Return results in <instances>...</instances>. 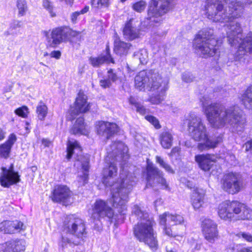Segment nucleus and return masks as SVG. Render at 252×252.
I'll return each mask as SVG.
<instances>
[{"label": "nucleus", "mask_w": 252, "mask_h": 252, "mask_svg": "<svg viewBox=\"0 0 252 252\" xmlns=\"http://www.w3.org/2000/svg\"><path fill=\"white\" fill-rule=\"evenodd\" d=\"M179 151V148H178L177 147H175L172 149L169 155L170 156H173L176 153H178Z\"/></svg>", "instance_id": "nucleus-60"}, {"label": "nucleus", "mask_w": 252, "mask_h": 252, "mask_svg": "<svg viewBox=\"0 0 252 252\" xmlns=\"http://www.w3.org/2000/svg\"><path fill=\"white\" fill-rule=\"evenodd\" d=\"M3 172L0 177L1 185L5 188H9L20 181V176L14 171L13 165L11 164L8 169L2 168Z\"/></svg>", "instance_id": "nucleus-21"}, {"label": "nucleus", "mask_w": 252, "mask_h": 252, "mask_svg": "<svg viewBox=\"0 0 252 252\" xmlns=\"http://www.w3.org/2000/svg\"><path fill=\"white\" fill-rule=\"evenodd\" d=\"M182 79L184 82L187 83H190L193 81L194 77L189 73H185L183 74Z\"/></svg>", "instance_id": "nucleus-50"}, {"label": "nucleus", "mask_w": 252, "mask_h": 252, "mask_svg": "<svg viewBox=\"0 0 252 252\" xmlns=\"http://www.w3.org/2000/svg\"><path fill=\"white\" fill-rule=\"evenodd\" d=\"M111 81V83L115 82L118 79L117 75L113 72V69H110L107 71V75L105 76Z\"/></svg>", "instance_id": "nucleus-46"}, {"label": "nucleus", "mask_w": 252, "mask_h": 252, "mask_svg": "<svg viewBox=\"0 0 252 252\" xmlns=\"http://www.w3.org/2000/svg\"><path fill=\"white\" fill-rule=\"evenodd\" d=\"M91 218L94 220L100 221L101 219L107 218L116 221L117 216L114 215V212L107 203L102 200H97L93 206Z\"/></svg>", "instance_id": "nucleus-13"}, {"label": "nucleus", "mask_w": 252, "mask_h": 252, "mask_svg": "<svg viewBox=\"0 0 252 252\" xmlns=\"http://www.w3.org/2000/svg\"><path fill=\"white\" fill-rule=\"evenodd\" d=\"M11 148L4 143L0 144V157L7 158L11 153Z\"/></svg>", "instance_id": "nucleus-37"}, {"label": "nucleus", "mask_w": 252, "mask_h": 252, "mask_svg": "<svg viewBox=\"0 0 252 252\" xmlns=\"http://www.w3.org/2000/svg\"><path fill=\"white\" fill-rule=\"evenodd\" d=\"M243 238L249 242H252V235L248 233H242L240 234Z\"/></svg>", "instance_id": "nucleus-53"}, {"label": "nucleus", "mask_w": 252, "mask_h": 252, "mask_svg": "<svg viewBox=\"0 0 252 252\" xmlns=\"http://www.w3.org/2000/svg\"><path fill=\"white\" fill-rule=\"evenodd\" d=\"M188 127L190 137L195 141L198 142L197 148L200 152L214 149L222 141L221 134L210 137L202 119L194 115L190 116Z\"/></svg>", "instance_id": "nucleus-5"}, {"label": "nucleus", "mask_w": 252, "mask_h": 252, "mask_svg": "<svg viewBox=\"0 0 252 252\" xmlns=\"http://www.w3.org/2000/svg\"><path fill=\"white\" fill-rule=\"evenodd\" d=\"M252 217V210L247 207L245 205V208L241 211L239 215L238 220H249Z\"/></svg>", "instance_id": "nucleus-40"}, {"label": "nucleus", "mask_w": 252, "mask_h": 252, "mask_svg": "<svg viewBox=\"0 0 252 252\" xmlns=\"http://www.w3.org/2000/svg\"><path fill=\"white\" fill-rule=\"evenodd\" d=\"M73 193L65 185H58L55 187L52 192V200L63 205L67 206L73 201Z\"/></svg>", "instance_id": "nucleus-14"}, {"label": "nucleus", "mask_w": 252, "mask_h": 252, "mask_svg": "<svg viewBox=\"0 0 252 252\" xmlns=\"http://www.w3.org/2000/svg\"><path fill=\"white\" fill-rule=\"evenodd\" d=\"M242 100L248 109H252V85L247 88L242 95Z\"/></svg>", "instance_id": "nucleus-33"}, {"label": "nucleus", "mask_w": 252, "mask_h": 252, "mask_svg": "<svg viewBox=\"0 0 252 252\" xmlns=\"http://www.w3.org/2000/svg\"><path fill=\"white\" fill-rule=\"evenodd\" d=\"M43 6L50 13L52 17L55 16L56 14L52 11L53 5L49 0H43Z\"/></svg>", "instance_id": "nucleus-45"}, {"label": "nucleus", "mask_w": 252, "mask_h": 252, "mask_svg": "<svg viewBox=\"0 0 252 252\" xmlns=\"http://www.w3.org/2000/svg\"><path fill=\"white\" fill-rule=\"evenodd\" d=\"M205 192L202 189L195 188L193 190L191 195V204L194 209H199L204 204Z\"/></svg>", "instance_id": "nucleus-28"}, {"label": "nucleus", "mask_w": 252, "mask_h": 252, "mask_svg": "<svg viewBox=\"0 0 252 252\" xmlns=\"http://www.w3.org/2000/svg\"><path fill=\"white\" fill-rule=\"evenodd\" d=\"M124 37L129 40H133L139 37L140 30L133 24V19L127 22L123 29Z\"/></svg>", "instance_id": "nucleus-26"}, {"label": "nucleus", "mask_w": 252, "mask_h": 252, "mask_svg": "<svg viewBox=\"0 0 252 252\" xmlns=\"http://www.w3.org/2000/svg\"><path fill=\"white\" fill-rule=\"evenodd\" d=\"M204 113L210 124L216 128L222 127L229 125L236 130L242 131L246 123L242 117V110L237 106L226 107L218 102L210 104L202 103Z\"/></svg>", "instance_id": "nucleus-2"}, {"label": "nucleus", "mask_w": 252, "mask_h": 252, "mask_svg": "<svg viewBox=\"0 0 252 252\" xmlns=\"http://www.w3.org/2000/svg\"><path fill=\"white\" fill-rule=\"evenodd\" d=\"M16 140L17 137L16 135L14 133H11L9 135L7 140L4 142V143L7 144V145L9 146L12 149L13 145L16 142Z\"/></svg>", "instance_id": "nucleus-47"}, {"label": "nucleus", "mask_w": 252, "mask_h": 252, "mask_svg": "<svg viewBox=\"0 0 252 252\" xmlns=\"http://www.w3.org/2000/svg\"><path fill=\"white\" fill-rule=\"evenodd\" d=\"M16 6L18 9V15L22 17L26 15L28 10V6L26 0H17Z\"/></svg>", "instance_id": "nucleus-34"}, {"label": "nucleus", "mask_w": 252, "mask_h": 252, "mask_svg": "<svg viewBox=\"0 0 252 252\" xmlns=\"http://www.w3.org/2000/svg\"><path fill=\"white\" fill-rule=\"evenodd\" d=\"M174 4V0H152L147 18L151 26L159 25L162 21V16L172 9Z\"/></svg>", "instance_id": "nucleus-10"}, {"label": "nucleus", "mask_w": 252, "mask_h": 252, "mask_svg": "<svg viewBox=\"0 0 252 252\" xmlns=\"http://www.w3.org/2000/svg\"><path fill=\"white\" fill-rule=\"evenodd\" d=\"M156 162L158 163L160 166L163 168L167 172L169 173L173 174L174 171L171 167L166 163L164 160L159 156L156 157Z\"/></svg>", "instance_id": "nucleus-39"}, {"label": "nucleus", "mask_w": 252, "mask_h": 252, "mask_svg": "<svg viewBox=\"0 0 252 252\" xmlns=\"http://www.w3.org/2000/svg\"><path fill=\"white\" fill-rule=\"evenodd\" d=\"M244 147H245L246 150L247 151L252 150V139L250 141L247 142L244 145Z\"/></svg>", "instance_id": "nucleus-56"}, {"label": "nucleus", "mask_w": 252, "mask_h": 252, "mask_svg": "<svg viewBox=\"0 0 252 252\" xmlns=\"http://www.w3.org/2000/svg\"><path fill=\"white\" fill-rule=\"evenodd\" d=\"M147 6L145 1L141 0L134 3L132 5V8L137 12L141 13L144 11Z\"/></svg>", "instance_id": "nucleus-38"}, {"label": "nucleus", "mask_w": 252, "mask_h": 252, "mask_svg": "<svg viewBox=\"0 0 252 252\" xmlns=\"http://www.w3.org/2000/svg\"><path fill=\"white\" fill-rule=\"evenodd\" d=\"M160 142L164 149L170 148L173 140V134L169 130H165L161 133L159 136Z\"/></svg>", "instance_id": "nucleus-30"}, {"label": "nucleus", "mask_w": 252, "mask_h": 252, "mask_svg": "<svg viewBox=\"0 0 252 252\" xmlns=\"http://www.w3.org/2000/svg\"><path fill=\"white\" fill-rule=\"evenodd\" d=\"M162 225V229H163V233L170 237H173L175 234L173 233L170 227H168V226L169 225L167 222H166V223L165 224H160Z\"/></svg>", "instance_id": "nucleus-49"}, {"label": "nucleus", "mask_w": 252, "mask_h": 252, "mask_svg": "<svg viewBox=\"0 0 252 252\" xmlns=\"http://www.w3.org/2000/svg\"><path fill=\"white\" fill-rule=\"evenodd\" d=\"M217 40L212 29H203L196 34L194 41L195 49L204 57L213 56L217 50Z\"/></svg>", "instance_id": "nucleus-9"}, {"label": "nucleus", "mask_w": 252, "mask_h": 252, "mask_svg": "<svg viewBox=\"0 0 252 252\" xmlns=\"http://www.w3.org/2000/svg\"><path fill=\"white\" fill-rule=\"evenodd\" d=\"M64 228L66 232L71 236L70 237H62L63 247L67 245L73 247L83 242L87 235L86 227L84 220L73 215L70 216L64 221Z\"/></svg>", "instance_id": "nucleus-7"}, {"label": "nucleus", "mask_w": 252, "mask_h": 252, "mask_svg": "<svg viewBox=\"0 0 252 252\" xmlns=\"http://www.w3.org/2000/svg\"><path fill=\"white\" fill-rule=\"evenodd\" d=\"M89 61L91 65L94 67H99L104 63H114V61L110 55L108 46H107L105 53H102L96 57H90Z\"/></svg>", "instance_id": "nucleus-24"}, {"label": "nucleus", "mask_w": 252, "mask_h": 252, "mask_svg": "<svg viewBox=\"0 0 252 252\" xmlns=\"http://www.w3.org/2000/svg\"><path fill=\"white\" fill-rule=\"evenodd\" d=\"M241 252H252V247L250 248H244Z\"/></svg>", "instance_id": "nucleus-64"}, {"label": "nucleus", "mask_w": 252, "mask_h": 252, "mask_svg": "<svg viewBox=\"0 0 252 252\" xmlns=\"http://www.w3.org/2000/svg\"><path fill=\"white\" fill-rule=\"evenodd\" d=\"M48 108L45 104L40 102L36 107V113L40 120H44L47 114Z\"/></svg>", "instance_id": "nucleus-36"}, {"label": "nucleus", "mask_w": 252, "mask_h": 252, "mask_svg": "<svg viewBox=\"0 0 252 252\" xmlns=\"http://www.w3.org/2000/svg\"><path fill=\"white\" fill-rule=\"evenodd\" d=\"M24 223L19 220H6L0 223V231L4 233L13 234L23 229Z\"/></svg>", "instance_id": "nucleus-23"}, {"label": "nucleus", "mask_w": 252, "mask_h": 252, "mask_svg": "<svg viewBox=\"0 0 252 252\" xmlns=\"http://www.w3.org/2000/svg\"><path fill=\"white\" fill-rule=\"evenodd\" d=\"M114 177H103V183L107 187L115 186L116 190L112 194L113 206L118 209V212L124 215L126 210V203L128 200V195L132 190L135 183L134 178L129 174L121 173L120 175V181L114 184Z\"/></svg>", "instance_id": "nucleus-4"}, {"label": "nucleus", "mask_w": 252, "mask_h": 252, "mask_svg": "<svg viewBox=\"0 0 252 252\" xmlns=\"http://www.w3.org/2000/svg\"><path fill=\"white\" fill-rule=\"evenodd\" d=\"M160 224H165L167 222L169 225L181 224L184 221L182 216L179 215H173L166 212L159 217Z\"/></svg>", "instance_id": "nucleus-27"}, {"label": "nucleus", "mask_w": 252, "mask_h": 252, "mask_svg": "<svg viewBox=\"0 0 252 252\" xmlns=\"http://www.w3.org/2000/svg\"><path fill=\"white\" fill-rule=\"evenodd\" d=\"M168 80L163 78L158 71L150 70L148 73L140 71L135 77V86L139 90L146 89L154 93L149 100L153 104H158L163 100L168 89Z\"/></svg>", "instance_id": "nucleus-3"}, {"label": "nucleus", "mask_w": 252, "mask_h": 252, "mask_svg": "<svg viewBox=\"0 0 252 252\" xmlns=\"http://www.w3.org/2000/svg\"><path fill=\"white\" fill-rule=\"evenodd\" d=\"M95 128L97 134L107 140L119 131V127L116 123L102 121L96 122Z\"/></svg>", "instance_id": "nucleus-17"}, {"label": "nucleus", "mask_w": 252, "mask_h": 252, "mask_svg": "<svg viewBox=\"0 0 252 252\" xmlns=\"http://www.w3.org/2000/svg\"><path fill=\"white\" fill-rule=\"evenodd\" d=\"M244 208L245 204L238 201H225L219 205L218 214L224 220H238L239 215Z\"/></svg>", "instance_id": "nucleus-11"}, {"label": "nucleus", "mask_w": 252, "mask_h": 252, "mask_svg": "<svg viewBox=\"0 0 252 252\" xmlns=\"http://www.w3.org/2000/svg\"><path fill=\"white\" fill-rule=\"evenodd\" d=\"M244 208L245 204L238 201H225L219 205L218 214L224 220H238L239 215Z\"/></svg>", "instance_id": "nucleus-12"}, {"label": "nucleus", "mask_w": 252, "mask_h": 252, "mask_svg": "<svg viewBox=\"0 0 252 252\" xmlns=\"http://www.w3.org/2000/svg\"><path fill=\"white\" fill-rule=\"evenodd\" d=\"M15 112L17 115L23 118L27 117L29 113L28 109L26 106H23L16 109Z\"/></svg>", "instance_id": "nucleus-44"}, {"label": "nucleus", "mask_w": 252, "mask_h": 252, "mask_svg": "<svg viewBox=\"0 0 252 252\" xmlns=\"http://www.w3.org/2000/svg\"><path fill=\"white\" fill-rule=\"evenodd\" d=\"M60 1L64 2L67 5L70 6H72L74 2V0H60Z\"/></svg>", "instance_id": "nucleus-62"}, {"label": "nucleus", "mask_w": 252, "mask_h": 252, "mask_svg": "<svg viewBox=\"0 0 252 252\" xmlns=\"http://www.w3.org/2000/svg\"><path fill=\"white\" fill-rule=\"evenodd\" d=\"M70 29L67 27H61L54 29L51 33V38L48 39V46L57 47L62 42L68 40V34Z\"/></svg>", "instance_id": "nucleus-18"}, {"label": "nucleus", "mask_w": 252, "mask_h": 252, "mask_svg": "<svg viewBox=\"0 0 252 252\" xmlns=\"http://www.w3.org/2000/svg\"><path fill=\"white\" fill-rule=\"evenodd\" d=\"M70 132L73 134H87V131L84 126V119L83 118L79 117L76 120L75 123L70 129Z\"/></svg>", "instance_id": "nucleus-31"}, {"label": "nucleus", "mask_w": 252, "mask_h": 252, "mask_svg": "<svg viewBox=\"0 0 252 252\" xmlns=\"http://www.w3.org/2000/svg\"><path fill=\"white\" fill-rule=\"evenodd\" d=\"M195 160L199 168L204 171H209L216 161L215 157L210 154L196 155L195 156Z\"/></svg>", "instance_id": "nucleus-22"}, {"label": "nucleus", "mask_w": 252, "mask_h": 252, "mask_svg": "<svg viewBox=\"0 0 252 252\" xmlns=\"http://www.w3.org/2000/svg\"><path fill=\"white\" fill-rule=\"evenodd\" d=\"M42 32H43V34H44V35L46 37L47 45L48 46V39L51 38V36L50 37V36H49V32L46 31H44Z\"/></svg>", "instance_id": "nucleus-61"}, {"label": "nucleus", "mask_w": 252, "mask_h": 252, "mask_svg": "<svg viewBox=\"0 0 252 252\" xmlns=\"http://www.w3.org/2000/svg\"><path fill=\"white\" fill-rule=\"evenodd\" d=\"M202 232L205 239L210 243H213L219 238L217 224L210 219L203 221Z\"/></svg>", "instance_id": "nucleus-20"}, {"label": "nucleus", "mask_w": 252, "mask_h": 252, "mask_svg": "<svg viewBox=\"0 0 252 252\" xmlns=\"http://www.w3.org/2000/svg\"><path fill=\"white\" fill-rule=\"evenodd\" d=\"M89 9V6H85V7L79 11L73 12L70 15L71 21L73 23L76 22L78 17L81 14H84L87 13Z\"/></svg>", "instance_id": "nucleus-41"}, {"label": "nucleus", "mask_w": 252, "mask_h": 252, "mask_svg": "<svg viewBox=\"0 0 252 252\" xmlns=\"http://www.w3.org/2000/svg\"><path fill=\"white\" fill-rule=\"evenodd\" d=\"M173 237H174L175 240L179 241V242H183L185 240V237L183 235H174Z\"/></svg>", "instance_id": "nucleus-58"}, {"label": "nucleus", "mask_w": 252, "mask_h": 252, "mask_svg": "<svg viewBox=\"0 0 252 252\" xmlns=\"http://www.w3.org/2000/svg\"><path fill=\"white\" fill-rule=\"evenodd\" d=\"M132 213L139 219V222L133 228L135 237L140 242H144L151 248H157L158 242L156 233L154 232L153 225L155 223L152 218L147 213L141 210L137 205H134Z\"/></svg>", "instance_id": "nucleus-6"}, {"label": "nucleus", "mask_w": 252, "mask_h": 252, "mask_svg": "<svg viewBox=\"0 0 252 252\" xmlns=\"http://www.w3.org/2000/svg\"><path fill=\"white\" fill-rule=\"evenodd\" d=\"M147 186H154V181H156L158 183L160 184L164 189H169L168 185L166 183L165 179L163 177L162 172L153 165H148L147 167Z\"/></svg>", "instance_id": "nucleus-19"}, {"label": "nucleus", "mask_w": 252, "mask_h": 252, "mask_svg": "<svg viewBox=\"0 0 252 252\" xmlns=\"http://www.w3.org/2000/svg\"><path fill=\"white\" fill-rule=\"evenodd\" d=\"M25 241L22 239L11 240L3 244V252H18L25 250Z\"/></svg>", "instance_id": "nucleus-25"}, {"label": "nucleus", "mask_w": 252, "mask_h": 252, "mask_svg": "<svg viewBox=\"0 0 252 252\" xmlns=\"http://www.w3.org/2000/svg\"><path fill=\"white\" fill-rule=\"evenodd\" d=\"M145 119L152 124L157 129L160 128L161 126L158 120L154 116L148 115L145 117Z\"/></svg>", "instance_id": "nucleus-43"}, {"label": "nucleus", "mask_w": 252, "mask_h": 252, "mask_svg": "<svg viewBox=\"0 0 252 252\" xmlns=\"http://www.w3.org/2000/svg\"><path fill=\"white\" fill-rule=\"evenodd\" d=\"M82 168L85 171H88L89 169L88 161L82 164Z\"/></svg>", "instance_id": "nucleus-63"}, {"label": "nucleus", "mask_w": 252, "mask_h": 252, "mask_svg": "<svg viewBox=\"0 0 252 252\" xmlns=\"http://www.w3.org/2000/svg\"><path fill=\"white\" fill-rule=\"evenodd\" d=\"M129 102L130 104L133 105L134 107H135L139 103L137 101L136 99L132 96L130 97L129 99Z\"/></svg>", "instance_id": "nucleus-57"}, {"label": "nucleus", "mask_w": 252, "mask_h": 252, "mask_svg": "<svg viewBox=\"0 0 252 252\" xmlns=\"http://www.w3.org/2000/svg\"><path fill=\"white\" fill-rule=\"evenodd\" d=\"M6 128L4 126H0V141L3 140L6 137Z\"/></svg>", "instance_id": "nucleus-52"}, {"label": "nucleus", "mask_w": 252, "mask_h": 252, "mask_svg": "<svg viewBox=\"0 0 252 252\" xmlns=\"http://www.w3.org/2000/svg\"><path fill=\"white\" fill-rule=\"evenodd\" d=\"M114 44V51L116 54L120 56H126L131 46L130 43L121 41L118 37L115 38Z\"/></svg>", "instance_id": "nucleus-29"}, {"label": "nucleus", "mask_w": 252, "mask_h": 252, "mask_svg": "<svg viewBox=\"0 0 252 252\" xmlns=\"http://www.w3.org/2000/svg\"><path fill=\"white\" fill-rule=\"evenodd\" d=\"M148 53L146 50L142 49L133 54V60L137 64H144L147 63Z\"/></svg>", "instance_id": "nucleus-32"}, {"label": "nucleus", "mask_w": 252, "mask_h": 252, "mask_svg": "<svg viewBox=\"0 0 252 252\" xmlns=\"http://www.w3.org/2000/svg\"><path fill=\"white\" fill-rule=\"evenodd\" d=\"M90 106L87 103L86 95L83 92L80 91L73 106L70 107L67 119L72 121L79 114L87 112Z\"/></svg>", "instance_id": "nucleus-15"}, {"label": "nucleus", "mask_w": 252, "mask_h": 252, "mask_svg": "<svg viewBox=\"0 0 252 252\" xmlns=\"http://www.w3.org/2000/svg\"><path fill=\"white\" fill-rule=\"evenodd\" d=\"M21 27V21L18 20H14L11 24L10 29L16 30Z\"/></svg>", "instance_id": "nucleus-51"}, {"label": "nucleus", "mask_w": 252, "mask_h": 252, "mask_svg": "<svg viewBox=\"0 0 252 252\" xmlns=\"http://www.w3.org/2000/svg\"><path fill=\"white\" fill-rule=\"evenodd\" d=\"M107 158L110 159V164L108 167L103 169V177H115L117 175V168L115 161H126L129 158L127 154L128 148L122 142H114L107 149Z\"/></svg>", "instance_id": "nucleus-8"}, {"label": "nucleus", "mask_w": 252, "mask_h": 252, "mask_svg": "<svg viewBox=\"0 0 252 252\" xmlns=\"http://www.w3.org/2000/svg\"><path fill=\"white\" fill-rule=\"evenodd\" d=\"M109 0H92V5L95 7H108Z\"/></svg>", "instance_id": "nucleus-42"}, {"label": "nucleus", "mask_w": 252, "mask_h": 252, "mask_svg": "<svg viewBox=\"0 0 252 252\" xmlns=\"http://www.w3.org/2000/svg\"><path fill=\"white\" fill-rule=\"evenodd\" d=\"M81 151V148L77 141L74 142H69L67 144L66 158L70 159L72 155L74 153V150Z\"/></svg>", "instance_id": "nucleus-35"}, {"label": "nucleus", "mask_w": 252, "mask_h": 252, "mask_svg": "<svg viewBox=\"0 0 252 252\" xmlns=\"http://www.w3.org/2000/svg\"><path fill=\"white\" fill-rule=\"evenodd\" d=\"M242 187L240 178L235 173H229L224 177L222 182L223 189L231 194L238 193Z\"/></svg>", "instance_id": "nucleus-16"}, {"label": "nucleus", "mask_w": 252, "mask_h": 252, "mask_svg": "<svg viewBox=\"0 0 252 252\" xmlns=\"http://www.w3.org/2000/svg\"><path fill=\"white\" fill-rule=\"evenodd\" d=\"M135 108H136V110L137 112H139L141 114H145L146 113V109L144 108V107L140 104V103H138V105H137Z\"/></svg>", "instance_id": "nucleus-54"}, {"label": "nucleus", "mask_w": 252, "mask_h": 252, "mask_svg": "<svg viewBox=\"0 0 252 252\" xmlns=\"http://www.w3.org/2000/svg\"><path fill=\"white\" fill-rule=\"evenodd\" d=\"M51 58L59 59L61 56V52L60 51H53L49 54Z\"/></svg>", "instance_id": "nucleus-55"}, {"label": "nucleus", "mask_w": 252, "mask_h": 252, "mask_svg": "<svg viewBox=\"0 0 252 252\" xmlns=\"http://www.w3.org/2000/svg\"><path fill=\"white\" fill-rule=\"evenodd\" d=\"M78 34H79V32L72 31L70 29V32L68 34V39L69 38L70 36H77Z\"/></svg>", "instance_id": "nucleus-59"}, {"label": "nucleus", "mask_w": 252, "mask_h": 252, "mask_svg": "<svg viewBox=\"0 0 252 252\" xmlns=\"http://www.w3.org/2000/svg\"><path fill=\"white\" fill-rule=\"evenodd\" d=\"M112 84L111 81L105 77H104L103 79L99 81L100 86L104 89L110 88L112 86Z\"/></svg>", "instance_id": "nucleus-48"}, {"label": "nucleus", "mask_w": 252, "mask_h": 252, "mask_svg": "<svg viewBox=\"0 0 252 252\" xmlns=\"http://www.w3.org/2000/svg\"><path fill=\"white\" fill-rule=\"evenodd\" d=\"M243 8L241 2L230 0H207L205 6V14L208 19L215 22L229 23L227 26V41L231 46L240 44L235 53L236 60L252 52V32L243 39L241 24L235 20L241 17Z\"/></svg>", "instance_id": "nucleus-1"}]
</instances>
